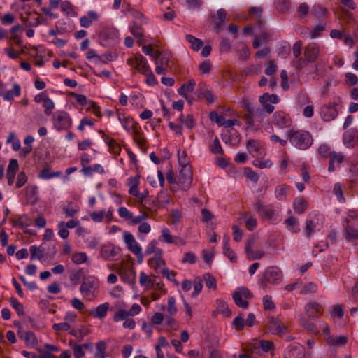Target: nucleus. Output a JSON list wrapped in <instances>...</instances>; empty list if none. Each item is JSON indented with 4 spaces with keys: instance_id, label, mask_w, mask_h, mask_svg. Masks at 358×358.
Masks as SVG:
<instances>
[{
    "instance_id": "f257e3e1",
    "label": "nucleus",
    "mask_w": 358,
    "mask_h": 358,
    "mask_svg": "<svg viewBox=\"0 0 358 358\" xmlns=\"http://www.w3.org/2000/svg\"><path fill=\"white\" fill-rule=\"evenodd\" d=\"M290 143L299 150H306L313 144V137L310 132L304 130L291 129L287 131Z\"/></svg>"
},
{
    "instance_id": "f03ea898",
    "label": "nucleus",
    "mask_w": 358,
    "mask_h": 358,
    "mask_svg": "<svg viewBox=\"0 0 358 358\" xmlns=\"http://www.w3.org/2000/svg\"><path fill=\"white\" fill-rule=\"evenodd\" d=\"M282 273L278 266H268L263 273L260 285L266 289L268 284L278 283L282 280Z\"/></svg>"
},
{
    "instance_id": "7ed1b4c3",
    "label": "nucleus",
    "mask_w": 358,
    "mask_h": 358,
    "mask_svg": "<svg viewBox=\"0 0 358 358\" xmlns=\"http://www.w3.org/2000/svg\"><path fill=\"white\" fill-rule=\"evenodd\" d=\"M252 296L250 291L245 287L238 288L232 294V298L235 304L242 308H247L248 307L249 303L247 300L250 299Z\"/></svg>"
},
{
    "instance_id": "20e7f679",
    "label": "nucleus",
    "mask_w": 358,
    "mask_h": 358,
    "mask_svg": "<svg viewBox=\"0 0 358 358\" xmlns=\"http://www.w3.org/2000/svg\"><path fill=\"white\" fill-rule=\"evenodd\" d=\"M127 63L141 74H148L150 70L147 59L141 54H136L134 57L129 58Z\"/></svg>"
},
{
    "instance_id": "39448f33",
    "label": "nucleus",
    "mask_w": 358,
    "mask_h": 358,
    "mask_svg": "<svg viewBox=\"0 0 358 358\" xmlns=\"http://www.w3.org/2000/svg\"><path fill=\"white\" fill-rule=\"evenodd\" d=\"M54 127L58 131L67 129L71 127L72 120L69 115L64 111H59L52 116Z\"/></svg>"
},
{
    "instance_id": "423d86ee",
    "label": "nucleus",
    "mask_w": 358,
    "mask_h": 358,
    "mask_svg": "<svg viewBox=\"0 0 358 358\" xmlns=\"http://www.w3.org/2000/svg\"><path fill=\"white\" fill-rule=\"evenodd\" d=\"M267 329L274 335H281L287 331V327L278 319L273 316L268 317L266 324Z\"/></svg>"
},
{
    "instance_id": "0eeeda50",
    "label": "nucleus",
    "mask_w": 358,
    "mask_h": 358,
    "mask_svg": "<svg viewBox=\"0 0 358 358\" xmlns=\"http://www.w3.org/2000/svg\"><path fill=\"white\" fill-rule=\"evenodd\" d=\"M320 52V45L316 43H310L303 49V57L308 62L313 63L318 59Z\"/></svg>"
},
{
    "instance_id": "6e6552de",
    "label": "nucleus",
    "mask_w": 358,
    "mask_h": 358,
    "mask_svg": "<svg viewBox=\"0 0 358 358\" xmlns=\"http://www.w3.org/2000/svg\"><path fill=\"white\" fill-rule=\"evenodd\" d=\"M95 280L92 278H85L81 283L80 291L84 297L91 300L94 297V289H95Z\"/></svg>"
},
{
    "instance_id": "1a4fd4ad",
    "label": "nucleus",
    "mask_w": 358,
    "mask_h": 358,
    "mask_svg": "<svg viewBox=\"0 0 358 358\" xmlns=\"http://www.w3.org/2000/svg\"><path fill=\"white\" fill-rule=\"evenodd\" d=\"M320 115L322 120L325 122H329L335 119L338 115L336 104L330 103L329 104L323 105L320 108Z\"/></svg>"
},
{
    "instance_id": "9d476101",
    "label": "nucleus",
    "mask_w": 358,
    "mask_h": 358,
    "mask_svg": "<svg viewBox=\"0 0 358 358\" xmlns=\"http://www.w3.org/2000/svg\"><path fill=\"white\" fill-rule=\"evenodd\" d=\"M246 148L248 152L254 157L262 158L265 155L264 149L259 142L255 139H250L246 143Z\"/></svg>"
},
{
    "instance_id": "9b49d317",
    "label": "nucleus",
    "mask_w": 358,
    "mask_h": 358,
    "mask_svg": "<svg viewBox=\"0 0 358 358\" xmlns=\"http://www.w3.org/2000/svg\"><path fill=\"white\" fill-rule=\"evenodd\" d=\"M273 122L280 128L289 127L291 126L292 120L289 115L283 111H277L273 114Z\"/></svg>"
},
{
    "instance_id": "f8f14e48",
    "label": "nucleus",
    "mask_w": 358,
    "mask_h": 358,
    "mask_svg": "<svg viewBox=\"0 0 358 358\" xmlns=\"http://www.w3.org/2000/svg\"><path fill=\"white\" fill-rule=\"evenodd\" d=\"M117 115L118 120L121 122L122 127L128 131H131L136 133L137 130V124L131 117H126L124 113H122L120 110H117Z\"/></svg>"
},
{
    "instance_id": "ddd939ff",
    "label": "nucleus",
    "mask_w": 358,
    "mask_h": 358,
    "mask_svg": "<svg viewBox=\"0 0 358 358\" xmlns=\"http://www.w3.org/2000/svg\"><path fill=\"white\" fill-rule=\"evenodd\" d=\"M178 163L180 166H182L181 170V173H183V171H186L187 174L186 177L183 179V181H187L192 180V171L190 167L187 165V154L185 151H178Z\"/></svg>"
},
{
    "instance_id": "4468645a",
    "label": "nucleus",
    "mask_w": 358,
    "mask_h": 358,
    "mask_svg": "<svg viewBox=\"0 0 358 358\" xmlns=\"http://www.w3.org/2000/svg\"><path fill=\"white\" fill-rule=\"evenodd\" d=\"M343 143L348 148H353L358 141V131L356 129H349L343 136Z\"/></svg>"
},
{
    "instance_id": "2eb2a0df",
    "label": "nucleus",
    "mask_w": 358,
    "mask_h": 358,
    "mask_svg": "<svg viewBox=\"0 0 358 358\" xmlns=\"http://www.w3.org/2000/svg\"><path fill=\"white\" fill-rule=\"evenodd\" d=\"M196 93L199 99L205 98L208 103H213L215 101L214 95L210 90L206 88V83L199 84Z\"/></svg>"
},
{
    "instance_id": "dca6fc26",
    "label": "nucleus",
    "mask_w": 358,
    "mask_h": 358,
    "mask_svg": "<svg viewBox=\"0 0 358 358\" xmlns=\"http://www.w3.org/2000/svg\"><path fill=\"white\" fill-rule=\"evenodd\" d=\"M306 312L309 317H318L322 314V308L317 302H310L305 308Z\"/></svg>"
},
{
    "instance_id": "f3484780",
    "label": "nucleus",
    "mask_w": 358,
    "mask_h": 358,
    "mask_svg": "<svg viewBox=\"0 0 358 358\" xmlns=\"http://www.w3.org/2000/svg\"><path fill=\"white\" fill-rule=\"evenodd\" d=\"M24 191L27 203L30 205H35L38 201L37 186L29 185L25 187Z\"/></svg>"
},
{
    "instance_id": "a211bd4d",
    "label": "nucleus",
    "mask_w": 358,
    "mask_h": 358,
    "mask_svg": "<svg viewBox=\"0 0 358 358\" xmlns=\"http://www.w3.org/2000/svg\"><path fill=\"white\" fill-rule=\"evenodd\" d=\"M36 15H38V13L37 12L34 13H26L24 15H21L20 19L25 27H36L41 24V22L39 17L35 16Z\"/></svg>"
},
{
    "instance_id": "6ab92c4d",
    "label": "nucleus",
    "mask_w": 358,
    "mask_h": 358,
    "mask_svg": "<svg viewBox=\"0 0 358 358\" xmlns=\"http://www.w3.org/2000/svg\"><path fill=\"white\" fill-rule=\"evenodd\" d=\"M21 92V87L19 84L15 83L13 86V89L5 91L4 90V85L3 84V94L1 96H3L4 100L11 101L13 99L14 96H19Z\"/></svg>"
},
{
    "instance_id": "aec40b11",
    "label": "nucleus",
    "mask_w": 358,
    "mask_h": 358,
    "mask_svg": "<svg viewBox=\"0 0 358 358\" xmlns=\"http://www.w3.org/2000/svg\"><path fill=\"white\" fill-rule=\"evenodd\" d=\"M274 106L272 104H265L262 107H257L255 109V119L260 121L265 117V112L271 114L274 110Z\"/></svg>"
},
{
    "instance_id": "412c9836",
    "label": "nucleus",
    "mask_w": 358,
    "mask_h": 358,
    "mask_svg": "<svg viewBox=\"0 0 358 358\" xmlns=\"http://www.w3.org/2000/svg\"><path fill=\"white\" fill-rule=\"evenodd\" d=\"M196 83L194 79H189L187 83H184L178 89V92L184 98L187 99V93L192 92L194 90Z\"/></svg>"
},
{
    "instance_id": "4be33fe9",
    "label": "nucleus",
    "mask_w": 358,
    "mask_h": 358,
    "mask_svg": "<svg viewBox=\"0 0 358 358\" xmlns=\"http://www.w3.org/2000/svg\"><path fill=\"white\" fill-rule=\"evenodd\" d=\"M98 20V15L94 11H90L87 15L83 16L80 18V24L82 27L88 28L91 26L92 22Z\"/></svg>"
},
{
    "instance_id": "5701e85b",
    "label": "nucleus",
    "mask_w": 358,
    "mask_h": 358,
    "mask_svg": "<svg viewBox=\"0 0 358 358\" xmlns=\"http://www.w3.org/2000/svg\"><path fill=\"white\" fill-rule=\"evenodd\" d=\"M120 248L111 247L109 245H104L101 249V255L106 260L110 259L117 255Z\"/></svg>"
},
{
    "instance_id": "b1692460",
    "label": "nucleus",
    "mask_w": 358,
    "mask_h": 358,
    "mask_svg": "<svg viewBox=\"0 0 358 358\" xmlns=\"http://www.w3.org/2000/svg\"><path fill=\"white\" fill-rule=\"evenodd\" d=\"M109 308L108 303H104L98 306L95 309L92 310L90 314L95 318L102 319L106 317Z\"/></svg>"
},
{
    "instance_id": "393cba45",
    "label": "nucleus",
    "mask_w": 358,
    "mask_h": 358,
    "mask_svg": "<svg viewBox=\"0 0 358 358\" xmlns=\"http://www.w3.org/2000/svg\"><path fill=\"white\" fill-rule=\"evenodd\" d=\"M19 336L24 340L27 346L34 347L38 344V339L32 331H22V334H20Z\"/></svg>"
},
{
    "instance_id": "a878e982",
    "label": "nucleus",
    "mask_w": 358,
    "mask_h": 358,
    "mask_svg": "<svg viewBox=\"0 0 358 358\" xmlns=\"http://www.w3.org/2000/svg\"><path fill=\"white\" fill-rule=\"evenodd\" d=\"M308 207L306 200L303 197H298L294 201V210L298 214L303 213Z\"/></svg>"
},
{
    "instance_id": "bb28decb",
    "label": "nucleus",
    "mask_w": 358,
    "mask_h": 358,
    "mask_svg": "<svg viewBox=\"0 0 358 358\" xmlns=\"http://www.w3.org/2000/svg\"><path fill=\"white\" fill-rule=\"evenodd\" d=\"M140 183V176H136L134 177H130L128 178L127 185L130 187L129 189V193L130 194H136L137 191L138 190V185Z\"/></svg>"
},
{
    "instance_id": "cd10ccee",
    "label": "nucleus",
    "mask_w": 358,
    "mask_h": 358,
    "mask_svg": "<svg viewBox=\"0 0 358 358\" xmlns=\"http://www.w3.org/2000/svg\"><path fill=\"white\" fill-rule=\"evenodd\" d=\"M218 20L216 22V27L215 28V33L218 34L220 31L223 28V25L227 19V12L225 10L221 8L217 10Z\"/></svg>"
},
{
    "instance_id": "c85d7f7f",
    "label": "nucleus",
    "mask_w": 358,
    "mask_h": 358,
    "mask_svg": "<svg viewBox=\"0 0 358 358\" xmlns=\"http://www.w3.org/2000/svg\"><path fill=\"white\" fill-rule=\"evenodd\" d=\"M62 210L65 213L66 217H73L79 211V207L78 205L71 201L68 203V204L66 206L63 207Z\"/></svg>"
},
{
    "instance_id": "c756f323",
    "label": "nucleus",
    "mask_w": 358,
    "mask_h": 358,
    "mask_svg": "<svg viewBox=\"0 0 358 358\" xmlns=\"http://www.w3.org/2000/svg\"><path fill=\"white\" fill-rule=\"evenodd\" d=\"M185 38L187 41L191 44V48L195 51H198L203 45V42L201 39L191 34L186 35Z\"/></svg>"
},
{
    "instance_id": "7c9ffc66",
    "label": "nucleus",
    "mask_w": 358,
    "mask_h": 358,
    "mask_svg": "<svg viewBox=\"0 0 358 358\" xmlns=\"http://www.w3.org/2000/svg\"><path fill=\"white\" fill-rule=\"evenodd\" d=\"M120 275L121 276L123 281L127 282L129 284H133L135 282L136 273L134 271L129 270H124L120 272Z\"/></svg>"
},
{
    "instance_id": "2f4dec72",
    "label": "nucleus",
    "mask_w": 358,
    "mask_h": 358,
    "mask_svg": "<svg viewBox=\"0 0 358 358\" xmlns=\"http://www.w3.org/2000/svg\"><path fill=\"white\" fill-rule=\"evenodd\" d=\"M300 324L303 327L306 329H307L308 331L314 334H318L320 333L319 329L316 327V325L309 322L306 318L302 317L299 320Z\"/></svg>"
},
{
    "instance_id": "473e14b6",
    "label": "nucleus",
    "mask_w": 358,
    "mask_h": 358,
    "mask_svg": "<svg viewBox=\"0 0 358 358\" xmlns=\"http://www.w3.org/2000/svg\"><path fill=\"white\" fill-rule=\"evenodd\" d=\"M344 236L349 241H354L358 239V230L348 225L344 229Z\"/></svg>"
},
{
    "instance_id": "72a5a7b5",
    "label": "nucleus",
    "mask_w": 358,
    "mask_h": 358,
    "mask_svg": "<svg viewBox=\"0 0 358 358\" xmlns=\"http://www.w3.org/2000/svg\"><path fill=\"white\" fill-rule=\"evenodd\" d=\"M124 242L127 244L128 245V248L130 251H131L132 252H134V247H136V246H140L138 243L136 241L134 236L128 232V231H125L124 233Z\"/></svg>"
},
{
    "instance_id": "f704fd0d",
    "label": "nucleus",
    "mask_w": 358,
    "mask_h": 358,
    "mask_svg": "<svg viewBox=\"0 0 358 358\" xmlns=\"http://www.w3.org/2000/svg\"><path fill=\"white\" fill-rule=\"evenodd\" d=\"M216 312L222 313L225 317H228L231 315V311L228 307V304L223 300H217Z\"/></svg>"
},
{
    "instance_id": "c9c22d12",
    "label": "nucleus",
    "mask_w": 358,
    "mask_h": 358,
    "mask_svg": "<svg viewBox=\"0 0 358 358\" xmlns=\"http://www.w3.org/2000/svg\"><path fill=\"white\" fill-rule=\"evenodd\" d=\"M10 306L15 310L19 316H22L25 314L24 306L16 298L11 296L9 299Z\"/></svg>"
},
{
    "instance_id": "e433bc0d",
    "label": "nucleus",
    "mask_w": 358,
    "mask_h": 358,
    "mask_svg": "<svg viewBox=\"0 0 358 358\" xmlns=\"http://www.w3.org/2000/svg\"><path fill=\"white\" fill-rule=\"evenodd\" d=\"M285 224L287 228L292 233H298L300 231V228L298 227L296 219L290 216L285 220Z\"/></svg>"
},
{
    "instance_id": "4c0bfd02",
    "label": "nucleus",
    "mask_w": 358,
    "mask_h": 358,
    "mask_svg": "<svg viewBox=\"0 0 358 358\" xmlns=\"http://www.w3.org/2000/svg\"><path fill=\"white\" fill-rule=\"evenodd\" d=\"M303 355L295 345H290L286 352V358H303Z\"/></svg>"
},
{
    "instance_id": "58836bf2",
    "label": "nucleus",
    "mask_w": 358,
    "mask_h": 358,
    "mask_svg": "<svg viewBox=\"0 0 358 358\" xmlns=\"http://www.w3.org/2000/svg\"><path fill=\"white\" fill-rule=\"evenodd\" d=\"M29 250L31 253L30 257L31 260L35 259L36 258L41 260L43 258V252L44 251V249L43 248L42 245L39 246L38 248L36 247V245H32L30 247Z\"/></svg>"
},
{
    "instance_id": "ea45409f",
    "label": "nucleus",
    "mask_w": 358,
    "mask_h": 358,
    "mask_svg": "<svg viewBox=\"0 0 358 358\" xmlns=\"http://www.w3.org/2000/svg\"><path fill=\"white\" fill-rule=\"evenodd\" d=\"M60 174V171L50 172V168L47 166L42 169V171L38 174V177L42 179H50L53 177L59 176Z\"/></svg>"
},
{
    "instance_id": "a19ab883",
    "label": "nucleus",
    "mask_w": 358,
    "mask_h": 358,
    "mask_svg": "<svg viewBox=\"0 0 358 358\" xmlns=\"http://www.w3.org/2000/svg\"><path fill=\"white\" fill-rule=\"evenodd\" d=\"M89 332L90 330L86 327L82 326L81 328L78 330H71L69 334L75 336L79 341H81L84 338V336H87L89 334Z\"/></svg>"
},
{
    "instance_id": "79ce46f5",
    "label": "nucleus",
    "mask_w": 358,
    "mask_h": 358,
    "mask_svg": "<svg viewBox=\"0 0 358 358\" xmlns=\"http://www.w3.org/2000/svg\"><path fill=\"white\" fill-rule=\"evenodd\" d=\"M157 244V241L156 240L152 241L147 246V248L145 252V255H150V254L155 252V255L162 256V250L159 249V248H156Z\"/></svg>"
},
{
    "instance_id": "37998d69",
    "label": "nucleus",
    "mask_w": 358,
    "mask_h": 358,
    "mask_svg": "<svg viewBox=\"0 0 358 358\" xmlns=\"http://www.w3.org/2000/svg\"><path fill=\"white\" fill-rule=\"evenodd\" d=\"M255 109V107L253 106L250 110H247L245 111L246 113L243 117L248 127H252L254 126Z\"/></svg>"
},
{
    "instance_id": "c03bdc74",
    "label": "nucleus",
    "mask_w": 358,
    "mask_h": 358,
    "mask_svg": "<svg viewBox=\"0 0 358 358\" xmlns=\"http://www.w3.org/2000/svg\"><path fill=\"white\" fill-rule=\"evenodd\" d=\"M310 63L308 62L306 57H298L296 59L292 62V66H294L298 71H301V69L306 68L308 64Z\"/></svg>"
},
{
    "instance_id": "a18cd8bd",
    "label": "nucleus",
    "mask_w": 358,
    "mask_h": 358,
    "mask_svg": "<svg viewBox=\"0 0 358 358\" xmlns=\"http://www.w3.org/2000/svg\"><path fill=\"white\" fill-rule=\"evenodd\" d=\"M229 239L226 240L224 243V254L229 257L232 262L237 261V257L235 252L231 249L228 243Z\"/></svg>"
},
{
    "instance_id": "49530a36",
    "label": "nucleus",
    "mask_w": 358,
    "mask_h": 358,
    "mask_svg": "<svg viewBox=\"0 0 358 358\" xmlns=\"http://www.w3.org/2000/svg\"><path fill=\"white\" fill-rule=\"evenodd\" d=\"M313 10L315 16L317 18L327 17L329 13L327 9L320 5H315Z\"/></svg>"
},
{
    "instance_id": "de8ad7c7",
    "label": "nucleus",
    "mask_w": 358,
    "mask_h": 358,
    "mask_svg": "<svg viewBox=\"0 0 358 358\" xmlns=\"http://www.w3.org/2000/svg\"><path fill=\"white\" fill-rule=\"evenodd\" d=\"M32 222L31 219L27 215H23L20 216L17 222L13 224L14 226H17L20 228H24L25 227L29 226Z\"/></svg>"
},
{
    "instance_id": "09e8293b",
    "label": "nucleus",
    "mask_w": 358,
    "mask_h": 358,
    "mask_svg": "<svg viewBox=\"0 0 358 358\" xmlns=\"http://www.w3.org/2000/svg\"><path fill=\"white\" fill-rule=\"evenodd\" d=\"M244 175L248 179H249L254 183H257L259 180V175L256 172H255L251 168L245 167L244 169Z\"/></svg>"
},
{
    "instance_id": "8fccbe9b",
    "label": "nucleus",
    "mask_w": 358,
    "mask_h": 358,
    "mask_svg": "<svg viewBox=\"0 0 358 358\" xmlns=\"http://www.w3.org/2000/svg\"><path fill=\"white\" fill-rule=\"evenodd\" d=\"M262 12V8L260 7H252L249 11L250 15H251L253 14H257L256 25L259 28H262V27L263 26V21L261 19Z\"/></svg>"
},
{
    "instance_id": "3c124183",
    "label": "nucleus",
    "mask_w": 358,
    "mask_h": 358,
    "mask_svg": "<svg viewBox=\"0 0 358 358\" xmlns=\"http://www.w3.org/2000/svg\"><path fill=\"white\" fill-rule=\"evenodd\" d=\"M210 150L213 154L224 155V150L220 145L219 139L216 137L210 145Z\"/></svg>"
},
{
    "instance_id": "603ef678",
    "label": "nucleus",
    "mask_w": 358,
    "mask_h": 358,
    "mask_svg": "<svg viewBox=\"0 0 358 358\" xmlns=\"http://www.w3.org/2000/svg\"><path fill=\"white\" fill-rule=\"evenodd\" d=\"M209 118L212 122H215L219 126H224L225 118L222 115H218L216 111H211L209 114Z\"/></svg>"
},
{
    "instance_id": "864d4df0",
    "label": "nucleus",
    "mask_w": 358,
    "mask_h": 358,
    "mask_svg": "<svg viewBox=\"0 0 358 358\" xmlns=\"http://www.w3.org/2000/svg\"><path fill=\"white\" fill-rule=\"evenodd\" d=\"M19 170L18 162L15 159H11L9 162L6 173L11 175H16V173Z\"/></svg>"
},
{
    "instance_id": "5fc2aeb1",
    "label": "nucleus",
    "mask_w": 358,
    "mask_h": 358,
    "mask_svg": "<svg viewBox=\"0 0 358 358\" xmlns=\"http://www.w3.org/2000/svg\"><path fill=\"white\" fill-rule=\"evenodd\" d=\"M203 278L207 287L213 289H215L217 288L216 279L213 275L210 273H206L203 275Z\"/></svg>"
},
{
    "instance_id": "6e6d98bb",
    "label": "nucleus",
    "mask_w": 358,
    "mask_h": 358,
    "mask_svg": "<svg viewBox=\"0 0 358 358\" xmlns=\"http://www.w3.org/2000/svg\"><path fill=\"white\" fill-rule=\"evenodd\" d=\"M246 227L249 231H252L257 226V220L252 217L249 213H246L244 216Z\"/></svg>"
},
{
    "instance_id": "4d7b16f0",
    "label": "nucleus",
    "mask_w": 358,
    "mask_h": 358,
    "mask_svg": "<svg viewBox=\"0 0 358 358\" xmlns=\"http://www.w3.org/2000/svg\"><path fill=\"white\" fill-rule=\"evenodd\" d=\"M318 153L323 158H330L333 152H331V149L329 145L327 144H322L318 148Z\"/></svg>"
},
{
    "instance_id": "13d9d810",
    "label": "nucleus",
    "mask_w": 358,
    "mask_h": 358,
    "mask_svg": "<svg viewBox=\"0 0 358 358\" xmlns=\"http://www.w3.org/2000/svg\"><path fill=\"white\" fill-rule=\"evenodd\" d=\"M87 255L85 252H76L72 255L71 259L73 263L80 264L87 261Z\"/></svg>"
},
{
    "instance_id": "bf43d9fd",
    "label": "nucleus",
    "mask_w": 358,
    "mask_h": 358,
    "mask_svg": "<svg viewBox=\"0 0 358 358\" xmlns=\"http://www.w3.org/2000/svg\"><path fill=\"white\" fill-rule=\"evenodd\" d=\"M289 190V186L287 185H281L276 188V196L278 199L285 198Z\"/></svg>"
},
{
    "instance_id": "052dcab7",
    "label": "nucleus",
    "mask_w": 358,
    "mask_h": 358,
    "mask_svg": "<svg viewBox=\"0 0 358 358\" xmlns=\"http://www.w3.org/2000/svg\"><path fill=\"white\" fill-rule=\"evenodd\" d=\"M247 257L250 260L259 259L263 257L265 252L262 250L254 251L252 250L246 252Z\"/></svg>"
},
{
    "instance_id": "680f3d73",
    "label": "nucleus",
    "mask_w": 358,
    "mask_h": 358,
    "mask_svg": "<svg viewBox=\"0 0 358 358\" xmlns=\"http://www.w3.org/2000/svg\"><path fill=\"white\" fill-rule=\"evenodd\" d=\"M43 107L45 108V114L46 115H50L55 108V103L50 98L45 97V99H44L43 101Z\"/></svg>"
},
{
    "instance_id": "e2e57ef3",
    "label": "nucleus",
    "mask_w": 358,
    "mask_h": 358,
    "mask_svg": "<svg viewBox=\"0 0 358 358\" xmlns=\"http://www.w3.org/2000/svg\"><path fill=\"white\" fill-rule=\"evenodd\" d=\"M128 310H125L123 309H119L117 313L113 316V320L115 322H119L121 320H127L129 316H130Z\"/></svg>"
},
{
    "instance_id": "0e129e2a",
    "label": "nucleus",
    "mask_w": 358,
    "mask_h": 358,
    "mask_svg": "<svg viewBox=\"0 0 358 358\" xmlns=\"http://www.w3.org/2000/svg\"><path fill=\"white\" fill-rule=\"evenodd\" d=\"M263 304L265 310H273L275 308V305L272 301L271 296L269 295H265L263 297Z\"/></svg>"
},
{
    "instance_id": "69168bd1",
    "label": "nucleus",
    "mask_w": 358,
    "mask_h": 358,
    "mask_svg": "<svg viewBox=\"0 0 358 358\" xmlns=\"http://www.w3.org/2000/svg\"><path fill=\"white\" fill-rule=\"evenodd\" d=\"M167 312L169 313L170 315H174L177 312L176 301L174 297L173 296H170L168 299Z\"/></svg>"
},
{
    "instance_id": "338daca9",
    "label": "nucleus",
    "mask_w": 358,
    "mask_h": 358,
    "mask_svg": "<svg viewBox=\"0 0 358 358\" xmlns=\"http://www.w3.org/2000/svg\"><path fill=\"white\" fill-rule=\"evenodd\" d=\"M331 315L336 316L338 318H341L344 315V307L341 304H337L333 306Z\"/></svg>"
},
{
    "instance_id": "774afa93",
    "label": "nucleus",
    "mask_w": 358,
    "mask_h": 358,
    "mask_svg": "<svg viewBox=\"0 0 358 358\" xmlns=\"http://www.w3.org/2000/svg\"><path fill=\"white\" fill-rule=\"evenodd\" d=\"M83 275V269H79L77 271L71 273L69 276L70 281L73 285H76L79 282L80 278Z\"/></svg>"
}]
</instances>
